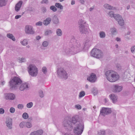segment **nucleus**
Listing matches in <instances>:
<instances>
[{
    "instance_id": "1",
    "label": "nucleus",
    "mask_w": 135,
    "mask_h": 135,
    "mask_svg": "<svg viewBox=\"0 0 135 135\" xmlns=\"http://www.w3.org/2000/svg\"><path fill=\"white\" fill-rule=\"evenodd\" d=\"M71 47V49L66 47L64 49V52L66 54L74 55L77 53L82 51L83 48L81 46L79 42H76L74 45H73Z\"/></svg>"
},
{
    "instance_id": "2",
    "label": "nucleus",
    "mask_w": 135,
    "mask_h": 135,
    "mask_svg": "<svg viewBox=\"0 0 135 135\" xmlns=\"http://www.w3.org/2000/svg\"><path fill=\"white\" fill-rule=\"evenodd\" d=\"M77 119L74 124V132L78 135H80L83 132L84 129V123L83 120L80 119L78 115Z\"/></svg>"
},
{
    "instance_id": "3",
    "label": "nucleus",
    "mask_w": 135,
    "mask_h": 135,
    "mask_svg": "<svg viewBox=\"0 0 135 135\" xmlns=\"http://www.w3.org/2000/svg\"><path fill=\"white\" fill-rule=\"evenodd\" d=\"M79 115H75L73 116L71 119L69 118L64 119L62 122V125L66 129L69 130L73 129L74 127V124L77 120Z\"/></svg>"
},
{
    "instance_id": "4",
    "label": "nucleus",
    "mask_w": 135,
    "mask_h": 135,
    "mask_svg": "<svg viewBox=\"0 0 135 135\" xmlns=\"http://www.w3.org/2000/svg\"><path fill=\"white\" fill-rule=\"evenodd\" d=\"M22 83L21 80L17 77H14L9 82L10 89L16 90L18 88Z\"/></svg>"
},
{
    "instance_id": "5",
    "label": "nucleus",
    "mask_w": 135,
    "mask_h": 135,
    "mask_svg": "<svg viewBox=\"0 0 135 135\" xmlns=\"http://www.w3.org/2000/svg\"><path fill=\"white\" fill-rule=\"evenodd\" d=\"M107 79L111 82H114L117 80L119 78L118 75L114 71L108 70L105 73Z\"/></svg>"
},
{
    "instance_id": "6",
    "label": "nucleus",
    "mask_w": 135,
    "mask_h": 135,
    "mask_svg": "<svg viewBox=\"0 0 135 135\" xmlns=\"http://www.w3.org/2000/svg\"><path fill=\"white\" fill-rule=\"evenodd\" d=\"M91 55L97 59L102 58L103 54L102 51L99 49H94L91 52Z\"/></svg>"
},
{
    "instance_id": "7",
    "label": "nucleus",
    "mask_w": 135,
    "mask_h": 135,
    "mask_svg": "<svg viewBox=\"0 0 135 135\" xmlns=\"http://www.w3.org/2000/svg\"><path fill=\"white\" fill-rule=\"evenodd\" d=\"M58 76L60 78L66 79L68 77V75L66 70L62 68H58L57 70Z\"/></svg>"
},
{
    "instance_id": "8",
    "label": "nucleus",
    "mask_w": 135,
    "mask_h": 135,
    "mask_svg": "<svg viewBox=\"0 0 135 135\" xmlns=\"http://www.w3.org/2000/svg\"><path fill=\"white\" fill-rule=\"evenodd\" d=\"M28 72L29 74L32 76H36L38 73V70L35 66L31 64L28 67Z\"/></svg>"
},
{
    "instance_id": "9",
    "label": "nucleus",
    "mask_w": 135,
    "mask_h": 135,
    "mask_svg": "<svg viewBox=\"0 0 135 135\" xmlns=\"http://www.w3.org/2000/svg\"><path fill=\"white\" fill-rule=\"evenodd\" d=\"M114 18L120 26H123L124 25V21L121 16L119 14H115Z\"/></svg>"
},
{
    "instance_id": "10",
    "label": "nucleus",
    "mask_w": 135,
    "mask_h": 135,
    "mask_svg": "<svg viewBox=\"0 0 135 135\" xmlns=\"http://www.w3.org/2000/svg\"><path fill=\"white\" fill-rule=\"evenodd\" d=\"M112 110L110 108L103 107L100 110V114L104 116L110 114Z\"/></svg>"
},
{
    "instance_id": "11",
    "label": "nucleus",
    "mask_w": 135,
    "mask_h": 135,
    "mask_svg": "<svg viewBox=\"0 0 135 135\" xmlns=\"http://www.w3.org/2000/svg\"><path fill=\"white\" fill-rule=\"evenodd\" d=\"M79 28L80 32L81 34H88L89 33L90 30L88 25L81 27Z\"/></svg>"
},
{
    "instance_id": "12",
    "label": "nucleus",
    "mask_w": 135,
    "mask_h": 135,
    "mask_svg": "<svg viewBox=\"0 0 135 135\" xmlns=\"http://www.w3.org/2000/svg\"><path fill=\"white\" fill-rule=\"evenodd\" d=\"M25 31L26 33L29 34H33L35 33V32L33 30L32 27L29 25L26 26L25 28Z\"/></svg>"
},
{
    "instance_id": "13",
    "label": "nucleus",
    "mask_w": 135,
    "mask_h": 135,
    "mask_svg": "<svg viewBox=\"0 0 135 135\" xmlns=\"http://www.w3.org/2000/svg\"><path fill=\"white\" fill-rule=\"evenodd\" d=\"M113 91L115 93H118L121 91L122 90V87L117 84L113 85L112 86Z\"/></svg>"
},
{
    "instance_id": "14",
    "label": "nucleus",
    "mask_w": 135,
    "mask_h": 135,
    "mask_svg": "<svg viewBox=\"0 0 135 135\" xmlns=\"http://www.w3.org/2000/svg\"><path fill=\"white\" fill-rule=\"evenodd\" d=\"M6 123L9 129H11L12 128V120L11 118H6Z\"/></svg>"
},
{
    "instance_id": "15",
    "label": "nucleus",
    "mask_w": 135,
    "mask_h": 135,
    "mask_svg": "<svg viewBox=\"0 0 135 135\" xmlns=\"http://www.w3.org/2000/svg\"><path fill=\"white\" fill-rule=\"evenodd\" d=\"M87 80L91 83H94L97 80V77L96 75L92 73L90 76L87 78Z\"/></svg>"
},
{
    "instance_id": "16",
    "label": "nucleus",
    "mask_w": 135,
    "mask_h": 135,
    "mask_svg": "<svg viewBox=\"0 0 135 135\" xmlns=\"http://www.w3.org/2000/svg\"><path fill=\"white\" fill-rule=\"evenodd\" d=\"M5 98L6 100H13L15 98V95L13 93H8L5 94Z\"/></svg>"
},
{
    "instance_id": "17",
    "label": "nucleus",
    "mask_w": 135,
    "mask_h": 135,
    "mask_svg": "<svg viewBox=\"0 0 135 135\" xmlns=\"http://www.w3.org/2000/svg\"><path fill=\"white\" fill-rule=\"evenodd\" d=\"M29 88L28 85L27 83H25L21 84L20 86L19 89L21 91L27 90Z\"/></svg>"
},
{
    "instance_id": "18",
    "label": "nucleus",
    "mask_w": 135,
    "mask_h": 135,
    "mask_svg": "<svg viewBox=\"0 0 135 135\" xmlns=\"http://www.w3.org/2000/svg\"><path fill=\"white\" fill-rule=\"evenodd\" d=\"M43 133L42 130H39L31 132L30 135H42Z\"/></svg>"
},
{
    "instance_id": "19",
    "label": "nucleus",
    "mask_w": 135,
    "mask_h": 135,
    "mask_svg": "<svg viewBox=\"0 0 135 135\" xmlns=\"http://www.w3.org/2000/svg\"><path fill=\"white\" fill-rule=\"evenodd\" d=\"M22 3V2L20 1L16 5L15 7V9L16 12H17L20 10Z\"/></svg>"
},
{
    "instance_id": "20",
    "label": "nucleus",
    "mask_w": 135,
    "mask_h": 135,
    "mask_svg": "<svg viewBox=\"0 0 135 135\" xmlns=\"http://www.w3.org/2000/svg\"><path fill=\"white\" fill-rule=\"evenodd\" d=\"M109 97L113 101V103H115L117 101V97L114 94H112L109 95Z\"/></svg>"
},
{
    "instance_id": "21",
    "label": "nucleus",
    "mask_w": 135,
    "mask_h": 135,
    "mask_svg": "<svg viewBox=\"0 0 135 135\" xmlns=\"http://www.w3.org/2000/svg\"><path fill=\"white\" fill-rule=\"evenodd\" d=\"M78 23L79 25V27L86 25H88L87 24H86V22L82 19H81L79 20Z\"/></svg>"
},
{
    "instance_id": "22",
    "label": "nucleus",
    "mask_w": 135,
    "mask_h": 135,
    "mask_svg": "<svg viewBox=\"0 0 135 135\" xmlns=\"http://www.w3.org/2000/svg\"><path fill=\"white\" fill-rule=\"evenodd\" d=\"M51 21V18L49 17H47L46 19L44 21L43 24L45 26H47L50 23Z\"/></svg>"
},
{
    "instance_id": "23",
    "label": "nucleus",
    "mask_w": 135,
    "mask_h": 135,
    "mask_svg": "<svg viewBox=\"0 0 135 135\" xmlns=\"http://www.w3.org/2000/svg\"><path fill=\"white\" fill-rule=\"evenodd\" d=\"M53 23L55 24H57L59 23V20L57 16L56 15L54 16L52 20Z\"/></svg>"
},
{
    "instance_id": "24",
    "label": "nucleus",
    "mask_w": 135,
    "mask_h": 135,
    "mask_svg": "<svg viewBox=\"0 0 135 135\" xmlns=\"http://www.w3.org/2000/svg\"><path fill=\"white\" fill-rule=\"evenodd\" d=\"M7 37L8 38L12 40L13 41H15L16 40L15 37L13 34L11 33H8L7 34Z\"/></svg>"
},
{
    "instance_id": "25",
    "label": "nucleus",
    "mask_w": 135,
    "mask_h": 135,
    "mask_svg": "<svg viewBox=\"0 0 135 135\" xmlns=\"http://www.w3.org/2000/svg\"><path fill=\"white\" fill-rule=\"evenodd\" d=\"M104 7L105 9H113V7L108 4H105L104 5Z\"/></svg>"
},
{
    "instance_id": "26",
    "label": "nucleus",
    "mask_w": 135,
    "mask_h": 135,
    "mask_svg": "<svg viewBox=\"0 0 135 135\" xmlns=\"http://www.w3.org/2000/svg\"><path fill=\"white\" fill-rule=\"evenodd\" d=\"M56 33L57 35L58 36H61L62 35V32L61 29L60 28L57 29L56 31Z\"/></svg>"
},
{
    "instance_id": "27",
    "label": "nucleus",
    "mask_w": 135,
    "mask_h": 135,
    "mask_svg": "<svg viewBox=\"0 0 135 135\" xmlns=\"http://www.w3.org/2000/svg\"><path fill=\"white\" fill-rule=\"evenodd\" d=\"M91 41L90 39L88 38L87 40H86L85 41V46H90L91 45Z\"/></svg>"
},
{
    "instance_id": "28",
    "label": "nucleus",
    "mask_w": 135,
    "mask_h": 135,
    "mask_svg": "<svg viewBox=\"0 0 135 135\" xmlns=\"http://www.w3.org/2000/svg\"><path fill=\"white\" fill-rule=\"evenodd\" d=\"M7 1V0H0V7L5 6Z\"/></svg>"
},
{
    "instance_id": "29",
    "label": "nucleus",
    "mask_w": 135,
    "mask_h": 135,
    "mask_svg": "<svg viewBox=\"0 0 135 135\" xmlns=\"http://www.w3.org/2000/svg\"><path fill=\"white\" fill-rule=\"evenodd\" d=\"M99 35L100 37L102 38H104L106 36V34L105 32L103 31L100 32Z\"/></svg>"
},
{
    "instance_id": "30",
    "label": "nucleus",
    "mask_w": 135,
    "mask_h": 135,
    "mask_svg": "<svg viewBox=\"0 0 135 135\" xmlns=\"http://www.w3.org/2000/svg\"><path fill=\"white\" fill-rule=\"evenodd\" d=\"M55 6L57 8H59L60 9H62L63 8V6L61 4L59 3H56L55 5Z\"/></svg>"
},
{
    "instance_id": "31",
    "label": "nucleus",
    "mask_w": 135,
    "mask_h": 135,
    "mask_svg": "<svg viewBox=\"0 0 135 135\" xmlns=\"http://www.w3.org/2000/svg\"><path fill=\"white\" fill-rule=\"evenodd\" d=\"M18 62L20 63L25 62L26 61V59L23 57H18Z\"/></svg>"
},
{
    "instance_id": "32",
    "label": "nucleus",
    "mask_w": 135,
    "mask_h": 135,
    "mask_svg": "<svg viewBox=\"0 0 135 135\" xmlns=\"http://www.w3.org/2000/svg\"><path fill=\"white\" fill-rule=\"evenodd\" d=\"M25 126L28 128H30L32 127V124L28 122H25Z\"/></svg>"
},
{
    "instance_id": "33",
    "label": "nucleus",
    "mask_w": 135,
    "mask_h": 135,
    "mask_svg": "<svg viewBox=\"0 0 135 135\" xmlns=\"http://www.w3.org/2000/svg\"><path fill=\"white\" fill-rule=\"evenodd\" d=\"M28 41L26 39H24L23 41L21 42V44L24 46H26L28 44Z\"/></svg>"
},
{
    "instance_id": "34",
    "label": "nucleus",
    "mask_w": 135,
    "mask_h": 135,
    "mask_svg": "<svg viewBox=\"0 0 135 135\" xmlns=\"http://www.w3.org/2000/svg\"><path fill=\"white\" fill-rule=\"evenodd\" d=\"M52 33V32L51 30H47L45 32V36H48Z\"/></svg>"
},
{
    "instance_id": "35",
    "label": "nucleus",
    "mask_w": 135,
    "mask_h": 135,
    "mask_svg": "<svg viewBox=\"0 0 135 135\" xmlns=\"http://www.w3.org/2000/svg\"><path fill=\"white\" fill-rule=\"evenodd\" d=\"M91 92L94 95L97 94L98 92L97 89L95 88H93L92 89Z\"/></svg>"
},
{
    "instance_id": "36",
    "label": "nucleus",
    "mask_w": 135,
    "mask_h": 135,
    "mask_svg": "<svg viewBox=\"0 0 135 135\" xmlns=\"http://www.w3.org/2000/svg\"><path fill=\"white\" fill-rule=\"evenodd\" d=\"M110 31L112 34H115L116 32V29L114 27L111 28Z\"/></svg>"
},
{
    "instance_id": "37",
    "label": "nucleus",
    "mask_w": 135,
    "mask_h": 135,
    "mask_svg": "<svg viewBox=\"0 0 135 135\" xmlns=\"http://www.w3.org/2000/svg\"><path fill=\"white\" fill-rule=\"evenodd\" d=\"M108 15L110 17H113L114 18L115 14H114V12L112 11H111L108 13Z\"/></svg>"
},
{
    "instance_id": "38",
    "label": "nucleus",
    "mask_w": 135,
    "mask_h": 135,
    "mask_svg": "<svg viewBox=\"0 0 135 135\" xmlns=\"http://www.w3.org/2000/svg\"><path fill=\"white\" fill-rule=\"evenodd\" d=\"M98 135H105V132L104 130H100L98 132Z\"/></svg>"
},
{
    "instance_id": "39",
    "label": "nucleus",
    "mask_w": 135,
    "mask_h": 135,
    "mask_svg": "<svg viewBox=\"0 0 135 135\" xmlns=\"http://www.w3.org/2000/svg\"><path fill=\"white\" fill-rule=\"evenodd\" d=\"M22 117L24 119H27L28 118V115L27 113L25 112L23 114Z\"/></svg>"
},
{
    "instance_id": "40",
    "label": "nucleus",
    "mask_w": 135,
    "mask_h": 135,
    "mask_svg": "<svg viewBox=\"0 0 135 135\" xmlns=\"http://www.w3.org/2000/svg\"><path fill=\"white\" fill-rule=\"evenodd\" d=\"M85 95V92L84 91H81L80 92L79 96L80 98H81L84 97Z\"/></svg>"
},
{
    "instance_id": "41",
    "label": "nucleus",
    "mask_w": 135,
    "mask_h": 135,
    "mask_svg": "<svg viewBox=\"0 0 135 135\" xmlns=\"http://www.w3.org/2000/svg\"><path fill=\"white\" fill-rule=\"evenodd\" d=\"M33 105V103L32 102H30L27 104L26 106L28 108H30L32 107Z\"/></svg>"
},
{
    "instance_id": "42",
    "label": "nucleus",
    "mask_w": 135,
    "mask_h": 135,
    "mask_svg": "<svg viewBox=\"0 0 135 135\" xmlns=\"http://www.w3.org/2000/svg\"><path fill=\"white\" fill-rule=\"evenodd\" d=\"M50 9L54 12H55L57 10V8L54 6H50Z\"/></svg>"
},
{
    "instance_id": "43",
    "label": "nucleus",
    "mask_w": 135,
    "mask_h": 135,
    "mask_svg": "<svg viewBox=\"0 0 135 135\" xmlns=\"http://www.w3.org/2000/svg\"><path fill=\"white\" fill-rule=\"evenodd\" d=\"M49 44L48 42L47 41H44L42 43V45L44 47H46Z\"/></svg>"
},
{
    "instance_id": "44",
    "label": "nucleus",
    "mask_w": 135,
    "mask_h": 135,
    "mask_svg": "<svg viewBox=\"0 0 135 135\" xmlns=\"http://www.w3.org/2000/svg\"><path fill=\"white\" fill-rule=\"evenodd\" d=\"M20 126L21 128H23L25 126V122H22L20 124Z\"/></svg>"
},
{
    "instance_id": "45",
    "label": "nucleus",
    "mask_w": 135,
    "mask_h": 135,
    "mask_svg": "<svg viewBox=\"0 0 135 135\" xmlns=\"http://www.w3.org/2000/svg\"><path fill=\"white\" fill-rule=\"evenodd\" d=\"M39 93L40 97L41 98H43L44 97V94L42 91L41 90H40Z\"/></svg>"
},
{
    "instance_id": "46",
    "label": "nucleus",
    "mask_w": 135,
    "mask_h": 135,
    "mask_svg": "<svg viewBox=\"0 0 135 135\" xmlns=\"http://www.w3.org/2000/svg\"><path fill=\"white\" fill-rule=\"evenodd\" d=\"M42 70L44 74H46L47 72V69L45 67H44L42 68Z\"/></svg>"
},
{
    "instance_id": "47",
    "label": "nucleus",
    "mask_w": 135,
    "mask_h": 135,
    "mask_svg": "<svg viewBox=\"0 0 135 135\" xmlns=\"http://www.w3.org/2000/svg\"><path fill=\"white\" fill-rule=\"evenodd\" d=\"M116 68L119 70H120L121 69L122 67L121 65L119 64H116Z\"/></svg>"
},
{
    "instance_id": "48",
    "label": "nucleus",
    "mask_w": 135,
    "mask_h": 135,
    "mask_svg": "<svg viewBox=\"0 0 135 135\" xmlns=\"http://www.w3.org/2000/svg\"><path fill=\"white\" fill-rule=\"evenodd\" d=\"M75 107L78 109H80L81 108V106L79 104H77L75 105Z\"/></svg>"
},
{
    "instance_id": "49",
    "label": "nucleus",
    "mask_w": 135,
    "mask_h": 135,
    "mask_svg": "<svg viewBox=\"0 0 135 135\" xmlns=\"http://www.w3.org/2000/svg\"><path fill=\"white\" fill-rule=\"evenodd\" d=\"M15 110V109L14 108L11 107L9 109V111L11 113H14Z\"/></svg>"
},
{
    "instance_id": "50",
    "label": "nucleus",
    "mask_w": 135,
    "mask_h": 135,
    "mask_svg": "<svg viewBox=\"0 0 135 135\" xmlns=\"http://www.w3.org/2000/svg\"><path fill=\"white\" fill-rule=\"evenodd\" d=\"M23 107V105L22 104H19L17 105V108L20 109H22Z\"/></svg>"
},
{
    "instance_id": "51",
    "label": "nucleus",
    "mask_w": 135,
    "mask_h": 135,
    "mask_svg": "<svg viewBox=\"0 0 135 135\" xmlns=\"http://www.w3.org/2000/svg\"><path fill=\"white\" fill-rule=\"evenodd\" d=\"M36 25L39 26H41L42 25V22L41 21H39L36 23Z\"/></svg>"
},
{
    "instance_id": "52",
    "label": "nucleus",
    "mask_w": 135,
    "mask_h": 135,
    "mask_svg": "<svg viewBox=\"0 0 135 135\" xmlns=\"http://www.w3.org/2000/svg\"><path fill=\"white\" fill-rule=\"evenodd\" d=\"M42 12L44 13L46 12V8L44 7H42L41 8Z\"/></svg>"
},
{
    "instance_id": "53",
    "label": "nucleus",
    "mask_w": 135,
    "mask_h": 135,
    "mask_svg": "<svg viewBox=\"0 0 135 135\" xmlns=\"http://www.w3.org/2000/svg\"><path fill=\"white\" fill-rule=\"evenodd\" d=\"M131 51L133 52L135 49V46H133L131 47Z\"/></svg>"
},
{
    "instance_id": "54",
    "label": "nucleus",
    "mask_w": 135,
    "mask_h": 135,
    "mask_svg": "<svg viewBox=\"0 0 135 135\" xmlns=\"http://www.w3.org/2000/svg\"><path fill=\"white\" fill-rule=\"evenodd\" d=\"M4 110L2 108H0V114H3L4 113Z\"/></svg>"
},
{
    "instance_id": "55",
    "label": "nucleus",
    "mask_w": 135,
    "mask_h": 135,
    "mask_svg": "<svg viewBox=\"0 0 135 135\" xmlns=\"http://www.w3.org/2000/svg\"><path fill=\"white\" fill-rule=\"evenodd\" d=\"M22 16L21 15H17L15 17V18L16 19H17L20 18Z\"/></svg>"
},
{
    "instance_id": "56",
    "label": "nucleus",
    "mask_w": 135,
    "mask_h": 135,
    "mask_svg": "<svg viewBox=\"0 0 135 135\" xmlns=\"http://www.w3.org/2000/svg\"><path fill=\"white\" fill-rule=\"evenodd\" d=\"M42 3H45L46 4L47 3H48V0H42Z\"/></svg>"
},
{
    "instance_id": "57",
    "label": "nucleus",
    "mask_w": 135,
    "mask_h": 135,
    "mask_svg": "<svg viewBox=\"0 0 135 135\" xmlns=\"http://www.w3.org/2000/svg\"><path fill=\"white\" fill-rule=\"evenodd\" d=\"M108 134L109 135H113V132L111 131H109Z\"/></svg>"
},
{
    "instance_id": "58",
    "label": "nucleus",
    "mask_w": 135,
    "mask_h": 135,
    "mask_svg": "<svg viewBox=\"0 0 135 135\" xmlns=\"http://www.w3.org/2000/svg\"><path fill=\"white\" fill-rule=\"evenodd\" d=\"M80 2L82 4H84L85 2L84 0H79Z\"/></svg>"
},
{
    "instance_id": "59",
    "label": "nucleus",
    "mask_w": 135,
    "mask_h": 135,
    "mask_svg": "<svg viewBox=\"0 0 135 135\" xmlns=\"http://www.w3.org/2000/svg\"><path fill=\"white\" fill-rule=\"evenodd\" d=\"M94 7L93 6L92 7H90L89 8V11H91L94 9Z\"/></svg>"
},
{
    "instance_id": "60",
    "label": "nucleus",
    "mask_w": 135,
    "mask_h": 135,
    "mask_svg": "<svg viewBox=\"0 0 135 135\" xmlns=\"http://www.w3.org/2000/svg\"><path fill=\"white\" fill-rule=\"evenodd\" d=\"M40 38L41 37L39 36H37L36 37V39L37 40H39L40 39Z\"/></svg>"
},
{
    "instance_id": "61",
    "label": "nucleus",
    "mask_w": 135,
    "mask_h": 135,
    "mask_svg": "<svg viewBox=\"0 0 135 135\" xmlns=\"http://www.w3.org/2000/svg\"><path fill=\"white\" fill-rule=\"evenodd\" d=\"M75 4V1L74 0H72L71 2V5H74Z\"/></svg>"
},
{
    "instance_id": "62",
    "label": "nucleus",
    "mask_w": 135,
    "mask_h": 135,
    "mask_svg": "<svg viewBox=\"0 0 135 135\" xmlns=\"http://www.w3.org/2000/svg\"><path fill=\"white\" fill-rule=\"evenodd\" d=\"M116 40L118 41H120V39L119 38L117 37L116 39Z\"/></svg>"
},
{
    "instance_id": "63",
    "label": "nucleus",
    "mask_w": 135,
    "mask_h": 135,
    "mask_svg": "<svg viewBox=\"0 0 135 135\" xmlns=\"http://www.w3.org/2000/svg\"><path fill=\"white\" fill-rule=\"evenodd\" d=\"M5 84V82L4 81H2L1 82V84L2 85H4V84Z\"/></svg>"
},
{
    "instance_id": "64",
    "label": "nucleus",
    "mask_w": 135,
    "mask_h": 135,
    "mask_svg": "<svg viewBox=\"0 0 135 135\" xmlns=\"http://www.w3.org/2000/svg\"><path fill=\"white\" fill-rule=\"evenodd\" d=\"M130 33L131 32L130 31H128L127 33V35H129L130 34Z\"/></svg>"
}]
</instances>
